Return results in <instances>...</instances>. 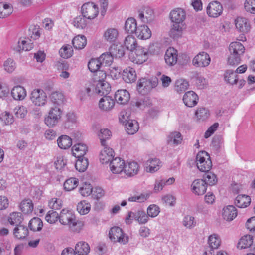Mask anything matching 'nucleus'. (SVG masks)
Listing matches in <instances>:
<instances>
[{"label":"nucleus","mask_w":255,"mask_h":255,"mask_svg":"<svg viewBox=\"0 0 255 255\" xmlns=\"http://www.w3.org/2000/svg\"><path fill=\"white\" fill-rule=\"evenodd\" d=\"M87 151V145L83 143L76 144L72 148V154L77 158L84 157Z\"/></svg>","instance_id":"nucleus-26"},{"label":"nucleus","mask_w":255,"mask_h":255,"mask_svg":"<svg viewBox=\"0 0 255 255\" xmlns=\"http://www.w3.org/2000/svg\"><path fill=\"white\" fill-rule=\"evenodd\" d=\"M3 67L6 71L11 73L15 70L16 65V63L12 59L8 58L4 61Z\"/></svg>","instance_id":"nucleus-62"},{"label":"nucleus","mask_w":255,"mask_h":255,"mask_svg":"<svg viewBox=\"0 0 255 255\" xmlns=\"http://www.w3.org/2000/svg\"><path fill=\"white\" fill-rule=\"evenodd\" d=\"M185 105L189 107H193L197 105L198 101V95L193 91L185 93L183 97Z\"/></svg>","instance_id":"nucleus-19"},{"label":"nucleus","mask_w":255,"mask_h":255,"mask_svg":"<svg viewBox=\"0 0 255 255\" xmlns=\"http://www.w3.org/2000/svg\"><path fill=\"white\" fill-rule=\"evenodd\" d=\"M235 24L236 29L243 33H247L250 30V21L245 17H238L235 20Z\"/></svg>","instance_id":"nucleus-16"},{"label":"nucleus","mask_w":255,"mask_h":255,"mask_svg":"<svg viewBox=\"0 0 255 255\" xmlns=\"http://www.w3.org/2000/svg\"><path fill=\"white\" fill-rule=\"evenodd\" d=\"M85 17L82 15H79L74 18L73 24L77 28L84 29L87 26V21Z\"/></svg>","instance_id":"nucleus-56"},{"label":"nucleus","mask_w":255,"mask_h":255,"mask_svg":"<svg viewBox=\"0 0 255 255\" xmlns=\"http://www.w3.org/2000/svg\"><path fill=\"white\" fill-rule=\"evenodd\" d=\"M224 79L227 83L234 85L239 84L238 87L242 88L245 84L246 81L243 79H240L238 74L233 70H227L224 74Z\"/></svg>","instance_id":"nucleus-11"},{"label":"nucleus","mask_w":255,"mask_h":255,"mask_svg":"<svg viewBox=\"0 0 255 255\" xmlns=\"http://www.w3.org/2000/svg\"><path fill=\"white\" fill-rule=\"evenodd\" d=\"M83 16L88 19H94L99 13L98 6L93 2L84 3L81 7Z\"/></svg>","instance_id":"nucleus-12"},{"label":"nucleus","mask_w":255,"mask_h":255,"mask_svg":"<svg viewBox=\"0 0 255 255\" xmlns=\"http://www.w3.org/2000/svg\"><path fill=\"white\" fill-rule=\"evenodd\" d=\"M87 44V39L84 35L75 36L72 40V44L75 49H82Z\"/></svg>","instance_id":"nucleus-40"},{"label":"nucleus","mask_w":255,"mask_h":255,"mask_svg":"<svg viewBox=\"0 0 255 255\" xmlns=\"http://www.w3.org/2000/svg\"><path fill=\"white\" fill-rule=\"evenodd\" d=\"M159 160L157 158L151 159L147 161V170L151 173L157 171L159 169Z\"/></svg>","instance_id":"nucleus-57"},{"label":"nucleus","mask_w":255,"mask_h":255,"mask_svg":"<svg viewBox=\"0 0 255 255\" xmlns=\"http://www.w3.org/2000/svg\"><path fill=\"white\" fill-rule=\"evenodd\" d=\"M91 209L90 203L85 200L81 201L77 206V210L81 215L88 213Z\"/></svg>","instance_id":"nucleus-51"},{"label":"nucleus","mask_w":255,"mask_h":255,"mask_svg":"<svg viewBox=\"0 0 255 255\" xmlns=\"http://www.w3.org/2000/svg\"><path fill=\"white\" fill-rule=\"evenodd\" d=\"M109 236L110 240L114 242H119L125 245L128 242L129 237L125 234L121 228L119 227H113L111 228Z\"/></svg>","instance_id":"nucleus-7"},{"label":"nucleus","mask_w":255,"mask_h":255,"mask_svg":"<svg viewBox=\"0 0 255 255\" xmlns=\"http://www.w3.org/2000/svg\"><path fill=\"white\" fill-rule=\"evenodd\" d=\"M237 216L236 208L233 205H229L223 209L222 216L226 221H232Z\"/></svg>","instance_id":"nucleus-25"},{"label":"nucleus","mask_w":255,"mask_h":255,"mask_svg":"<svg viewBox=\"0 0 255 255\" xmlns=\"http://www.w3.org/2000/svg\"><path fill=\"white\" fill-rule=\"evenodd\" d=\"M11 94L14 100H22L26 96V91L23 87L16 86L12 89Z\"/></svg>","instance_id":"nucleus-30"},{"label":"nucleus","mask_w":255,"mask_h":255,"mask_svg":"<svg viewBox=\"0 0 255 255\" xmlns=\"http://www.w3.org/2000/svg\"><path fill=\"white\" fill-rule=\"evenodd\" d=\"M149 217L145 211L139 210L136 212L135 220L138 221L139 224H144L148 222Z\"/></svg>","instance_id":"nucleus-59"},{"label":"nucleus","mask_w":255,"mask_h":255,"mask_svg":"<svg viewBox=\"0 0 255 255\" xmlns=\"http://www.w3.org/2000/svg\"><path fill=\"white\" fill-rule=\"evenodd\" d=\"M30 99L34 105L43 106L47 102V97L46 93L43 90L36 89L31 92Z\"/></svg>","instance_id":"nucleus-10"},{"label":"nucleus","mask_w":255,"mask_h":255,"mask_svg":"<svg viewBox=\"0 0 255 255\" xmlns=\"http://www.w3.org/2000/svg\"><path fill=\"white\" fill-rule=\"evenodd\" d=\"M189 86L188 82L183 79H179L176 81L175 83V90L179 93H181L185 92Z\"/></svg>","instance_id":"nucleus-46"},{"label":"nucleus","mask_w":255,"mask_h":255,"mask_svg":"<svg viewBox=\"0 0 255 255\" xmlns=\"http://www.w3.org/2000/svg\"><path fill=\"white\" fill-rule=\"evenodd\" d=\"M124 125L126 131L128 134H134L138 130L139 125L137 122L135 120H128Z\"/></svg>","instance_id":"nucleus-36"},{"label":"nucleus","mask_w":255,"mask_h":255,"mask_svg":"<svg viewBox=\"0 0 255 255\" xmlns=\"http://www.w3.org/2000/svg\"><path fill=\"white\" fill-rule=\"evenodd\" d=\"M177 51L173 47H169L165 52V62L169 66H173L177 63Z\"/></svg>","instance_id":"nucleus-21"},{"label":"nucleus","mask_w":255,"mask_h":255,"mask_svg":"<svg viewBox=\"0 0 255 255\" xmlns=\"http://www.w3.org/2000/svg\"><path fill=\"white\" fill-rule=\"evenodd\" d=\"M196 165L201 172H207L211 169L212 164L209 154L205 151L199 152L196 156Z\"/></svg>","instance_id":"nucleus-4"},{"label":"nucleus","mask_w":255,"mask_h":255,"mask_svg":"<svg viewBox=\"0 0 255 255\" xmlns=\"http://www.w3.org/2000/svg\"><path fill=\"white\" fill-rule=\"evenodd\" d=\"M111 135V131L107 129H101L98 134L99 138L100 140L101 145L105 146L106 144V140L110 138Z\"/></svg>","instance_id":"nucleus-53"},{"label":"nucleus","mask_w":255,"mask_h":255,"mask_svg":"<svg viewBox=\"0 0 255 255\" xmlns=\"http://www.w3.org/2000/svg\"><path fill=\"white\" fill-rule=\"evenodd\" d=\"M229 50L230 53L228 58L229 64L232 66L238 65L245 52L244 46L239 42H232L229 45Z\"/></svg>","instance_id":"nucleus-2"},{"label":"nucleus","mask_w":255,"mask_h":255,"mask_svg":"<svg viewBox=\"0 0 255 255\" xmlns=\"http://www.w3.org/2000/svg\"><path fill=\"white\" fill-rule=\"evenodd\" d=\"M23 220L22 215L20 212H13L8 217L9 223L15 227L22 225Z\"/></svg>","instance_id":"nucleus-34"},{"label":"nucleus","mask_w":255,"mask_h":255,"mask_svg":"<svg viewBox=\"0 0 255 255\" xmlns=\"http://www.w3.org/2000/svg\"><path fill=\"white\" fill-rule=\"evenodd\" d=\"M124 28L127 33L135 34L138 28L136 20L134 18H128L125 22Z\"/></svg>","instance_id":"nucleus-33"},{"label":"nucleus","mask_w":255,"mask_h":255,"mask_svg":"<svg viewBox=\"0 0 255 255\" xmlns=\"http://www.w3.org/2000/svg\"><path fill=\"white\" fill-rule=\"evenodd\" d=\"M103 147L99 155L100 161L102 164L110 163L111 161L114 159L113 158L114 156V150L108 147L107 145L103 146Z\"/></svg>","instance_id":"nucleus-17"},{"label":"nucleus","mask_w":255,"mask_h":255,"mask_svg":"<svg viewBox=\"0 0 255 255\" xmlns=\"http://www.w3.org/2000/svg\"><path fill=\"white\" fill-rule=\"evenodd\" d=\"M207 187L206 181L201 179L195 180L191 185L192 192L197 195H203L206 192Z\"/></svg>","instance_id":"nucleus-15"},{"label":"nucleus","mask_w":255,"mask_h":255,"mask_svg":"<svg viewBox=\"0 0 255 255\" xmlns=\"http://www.w3.org/2000/svg\"><path fill=\"white\" fill-rule=\"evenodd\" d=\"M115 105V101L110 96H104L99 101V106L100 109L109 111L113 109Z\"/></svg>","instance_id":"nucleus-24"},{"label":"nucleus","mask_w":255,"mask_h":255,"mask_svg":"<svg viewBox=\"0 0 255 255\" xmlns=\"http://www.w3.org/2000/svg\"><path fill=\"white\" fill-rule=\"evenodd\" d=\"M153 14V10L149 7H144L140 11H139V18L143 21L144 19L147 20L150 19Z\"/></svg>","instance_id":"nucleus-50"},{"label":"nucleus","mask_w":255,"mask_h":255,"mask_svg":"<svg viewBox=\"0 0 255 255\" xmlns=\"http://www.w3.org/2000/svg\"><path fill=\"white\" fill-rule=\"evenodd\" d=\"M42 29L37 25H32L28 30V35L33 40H37L40 37Z\"/></svg>","instance_id":"nucleus-42"},{"label":"nucleus","mask_w":255,"mask_h":255,"mask_svg":"<svg viewBox=\"0 0 255 255\" xmlns=\"http://www.w3.org/2000/svg\"><path fill=\"white\" fill-rule=\"evenodd\" d=\"M222 4L217 1L211 2L207 7V13L211 17L216 18L222 13Z\"/></svg>","instance_id":"nucleus-14"},{"label":"nucleus","mask_w":255,"mask_h":255,"mask_svg":"<svg viewBox=\"0 0 255 255\" xmlns=\"http://www.w3.org/2000/svg\"><path fill=\"white\" fill-rule=\"evenodd\" d=\"M12 11V7L7 4L0 5V18H4L9 16Z\"/></svg>","instance_id":"nucleus-60"},{"label":"nucleus","mask_w":255,"mask_h":255,"mask_svg":"<svg viewBox=\"0 0 255 255\" xmlns=\"http://www.w3.org/2000/svg\"><path fill=\"white\" fill-rule=\"evenodd\" d=\"M109 50L114 58H121L125 54L124 47L122 46L113 45L109 48Z\"/></svg>","instance_id":"nucleus-47"},{"label":"nucleus","mask_w":255,"mask_h":255,"mask_svg":"<svg viewBox=\"0 0 255 255\" xmlns=\"http://www.w3.org/2000/svg\"><path fill=\"white\" fill-rule=\"evenodd\" d=\"M59 220L60 223L64 225H68L70 228L75 227L79 222L75 215L71 211L63 209L59 214Z\"/></svg>","instance_id":"nucleus-6"},{"label":"nucleus","mask_w":255,"mask_h":255,"mask_svg":"<svg viewBox=\"0 0 255 255\" xmlns=\"http://www.w3.org/2000/svg\"><path fill=\"white\" fill-rule=\"evenodd\" d=\"M125 163L121 158L116 157L111 161L110 168L114 174H119L124 170Z\"/></svg>","instance_id":"nucleus-18"},{"label":"nucleus","mask_w":255,"mask_h":255,"mask_svg":"<svg viewBox=\"0 0 255 255\" xmlns=\"http://www.w3.org/2000/svg\"><path fill=\"white\" fill-rule=\"evenodd\" d=\"M209 55L205 52H201L197 54L192 59V64L196 67L205 68L210 63Z\"/></svg>","instance_id":"nucleus-13"},{"label":"nucleus","mask_w":255,"mask_h":255,"mask_svg":"<svg viewBox=\"0 0 255 255\" xmlns=\"http://www.w3.org/2000/svg\"><path fill=\"white\" fill-rule=\"evenodd\" d=\"M148 56L147 49L141 46L135 48L130 55L132 62L137 64H141L145 62L148 59Z\"/></svg>","instance_id":"nucleus-9"},{"label":"nucleus","mask_w":255,"mask_h":255,"mask_svg":"<svg viewBox=\"0 0 255 255\" xmlns=\"http://www.w3.org/2000/svg\"><path fill=\"white\" fill-rule=\"evenodd\" d=\"M62 205L61 200L57 198H52L48 202V206L52 209V210H59L62 208Z\"/></svg>","instance_id":"nucleus-64"},{"label":"nucleus","mask_w":255,"mask_h":255,"mask_svg":"<svg viewBox=\"0 0 255 255\" xmlns=\"http://www.w3.org/2000/svg\"><path fill=\"white\" fill-rule=\"evenodd\" d=\"M89 163L88 159L85 157L78 158L75 166L77 170L80 172L85 171L88 167Z\"/></svg>","instance_id":"nucleus-52"},{"label":"nucleus","mask_w":255,"mask_h":255,"mask_svg":"<svg viewBox=\"0 0 255 255\" xmlns=\"http://www.w3.org/2000/svg\"><path fill=\"white\" fill-rule=\"evenodd\" d=\"M158 84V80L156 77L147 79L142 78L140 79L137 85V89L139 93L144 95L150 91V90L156 87Z\"/></svg>","instance_id":"nucleus-5"},{"label":"nucleus","mask_w":255,"mask_h":255,"mask_svg":"<svg viewBox=\"0 0 255 255\" xmlns=\"http://www.w3.org/2000/svg\"><path fill=\"white\" fill-rule=\"evenodd\" d=\"M195 116L199 121H204L209 116L208 111L205 108H199L195 112Z\"/></svg>","instance_id":"nucleus-63"},{"label":"nucleus","mask_w":255,"mask_h":255,"mask_svg":"<svg viewBox=\"0 0 255 255\" xmlns=\"http://www.w3.org/2000/svg\"><path fill=\"white\" fill-rule=\"evenodd\" d=\"M57 141L59 147L63 149L69 148L72 144L71 138L66 135H61Z\"/></svg>","instance_id":"nucleus-37"},{"label":"nucleus","mask_w":255,"mask_h":255,"mask_svg":"<svg viewBox=\"0 0 255 255\" xmlns=\"http://www.w3.org/2000/svg\"><path fill=\"white\" fill-rule=\"evenodd\" d=\"M29 231L27 227L23 225L14 227L13 234L14 237L17 239H24L28 235Z\"/></svg>","instance_id":"nucleus-31"},{"label":"nucleus","mask_w":255,"mask_h":255,"mask_svg":"<svg viewBox=\"0 0 255 255\" xmlns=\"http://www.w3.org/2000/svg\"><path fill=\"white\" fill-rule=\"evenodd\" d=\"M135 35L140 39H147L151 36V31L149 27L145 25H141L138 27Z\"/></svg>","instance_id":"nucleus-28"},{"label":"nucleus","mask_w":255,"mask_h":255,"mask_svg":"<svg viewBox=\"0 0 255 255\" xmlns=\"http://www.w3.org/2000/svg\"><path fill=\"white\" fill-rule=\"evenodd\" d=\"M252 237L249 235H245L242 237L238 242L237 247L242 249L250 247L253 244Z\"/></svg>","instance_id":"nucleus-43"},{"label":"nucleus","mask_w":255,"mask_h":255,"mask_svg":"<svg viewBox=\"0 0 255 255\" xmlns=\"http://www.w3.org/2000/svg\"><path fill=\"white\" fill-rule=\"evenodd\" d=\"M115 99L119 104L124 105L130 99V94L127 90H118L115 94Z\"/></svg>","instance_id":"nucleus-23"},{"label":"nucleus","mask_w":255,"mask_h":255,"mask_svg":"<svg viewBox=\"0 0 255 255\" xmlns=\"http://www.w3.org/2000/svg\"><path fill=\"white\" fill-rule=\"evenodd\" d=\"M119 32L116 28H109L104 32L103 38L107 42L114 43L116 41Z\"/></svg>","instance_id":"nucleus-27"},{"label":"nucleus","mask_w":255,"mask_h":255,"mask_svg":"<svg viewBox=\"0 0 255 255\" xmlns=\"http://www.w3.org/2000/svg\"><path fill=\"white\" fill-rule=\"evenodd\" d=\"M101 66L102 65L99 58L91 59L88 64V67L90 71L96 73L95 77H99V75L97 76V74L98 72L101 71L99 70Z\"/></svg>","instance_id":"nucleus-41"},{"label":"nucleus","mask_w":255,"mask_h":255,"mask_svg":"<svg viewBox=\"0 0 255 255\" xmlns=\"http://www.w3.org/2000/svg\"><path fill=\"white\" fill-rule=\"evenodd\" d=\"M149 197V194L147 193H142L140 195H134L130 196L128 198L129 202H137L141 203L147 200Z\"/></svg>","instance_id":"nucleus-61"},{"label":"nucleus","mask_w":255,"mask_h":255,"mask_svg":"<svg viewBox=\"0 0 255 255\" xmlns=\"http://www.w3.org/2000/svg\"><path fill=\"white\" fill-rule=\"evenodd\" d=\"M124 46L128 50L132 51L137 47L136 39L132 36H128L125 39Z\"/></svg>","instance_id":"nucleus-49"},{"label":"nucleus","mask_w":255,"mask_h":255,"mask_svg":"<svg viewBox=\"0 0 255 255\" xmlns=\"http://www.w3.org/2000/svg\"><path fill=\"white\" fill-rule=\"evenodd\" d=\"M19 207L22 212L24 214L31 213L33 210V204L30 199L23 200L21 202Z\"/></svg>","instance_id":"nucleus-45"},{"label":"nucleus","mask_w":255,"mask_h":255,"mask_svg":"<svg viewBox=\"0 0 255 255\" xmlns=\"http://www.w3.org/2000/svg\"><path fill=\"white\" fill-rule=\"evenodd\" d=\"M59 52L61 57L66 59L72 56L73 50L72 46L70 45L67 44L61 48Z\"/></svg>","instance_id":"nucleus-55"},{"label":"nucleus","mask_w":255,"mask_h":255,"mask_svg":"<svg viewBox=\"0 0 255 255\" xmlns=\"http://www.w3.org/2000/svg\"><path fill=\"white\" fill-rule=\"evenodd\" d=\"M98 58L102 65L104 66L110 65L114 59V57L109 50V52L103 53Z\"/></svg>","instance_id":"nucleus-44"},{"label":"nucleus","mask_w":255,"mask_h":255,"mask_svg":"<svg viewBox=\"0 0 255 255\" xmlns=\"http://www.w3.org/2000/svg\"><path fill=\"white\" fill-rule=\"evenodd\" d=\"M122 78L127 83L134 82L136 79V73L135 70L132 67H128L123 71Z\"/></svg>","instance_id":"nucleus-20"},{"label":"nucleus","mask_w":255,"mask_h":255,"mask_svg":"<svg viewBox=\"0 0 255 255\" xmlns=\"http://www.w3.org/2000/svg\"><path fill=\"white\" fill-rule=\"evenodd\" d=\"M182 140L181 134L180 132L175 131L170 133L167 137V142L169 144L177 145L181 143Z\"/></svg>","instance_id":"nucleus-38"},{"label":"nucleus","mask_w":255,"mask_h":255,"mask_svg":"<svg viewBox=\"0 0 255 255\" xmlns=\"http://www.w3.org/2000/svg\"><path fill=\"white\" fill-rule=\"evenodd\" d=\"M139 170V166L136 162H130L125 165L124 172L129 177L136 175Z\"/></svg>","instance_id":"nucleus-29"},{"label":"nucleus","mask_w":255,"mask_h":255,"mask_svg":"<svg viewBox=\"0 0 255 255\" xmlns=\"http://www.w3.org/2000/svg\"><path fill=\"white\" fill-rule=\"evenodd\" d=\"M186 17V12L181 8H176L170 12L169 18L172 23L169 32L171 37L175 39L181 36Z\"/></svg>","instance_id":"nucleus-1"},{"label":"nucleus","mask_w":255,"mask_h":255,"mask_svg":"<svg viewBox=\"0 0 255 255\" xmlns=\"http://www.w3.org/2000/svg\"><path fill=\"white\" fill-rule=\"evenodd\" d=\"M28 226L33 231H39L42 229L43 222L39 218L34 217L29 221Z\"/></svg>","instance_id":"nucleus-48"},{"label":"nucleus","mask_w":255,"mask_h":255,"mask_svg":"<svg viewBox=\"0 0 255 255\" xmlns=\"http://www.w3.org/2000/svg\"><path fill=\"white\" fill-rule=\"evenodd\" d=\"M79 180L76 178H70L66 180L64 183V188L69 191L74 189L77 186Z\"/></svg>","instance_id":"nucleus-54"},{"label":"nucleus","mask_w":255,"mask_h":255,"mask_svg":"<svg viewBox=\"0 0 255 255\" xmlns=\"http://www.w3.org/2000/svg\"><path fill=\"white\" fill-rule=\"evenodd\" d=\"M99 77H94V83L93 84V90L100 96H106L111 90L110 84L104 79L106 77V74L104 71H99L97 76Z\"/></svg>","instance_id":"nucleus-3"},{"label":"nucleus","mask_w":255,"mask_h":255,"mask_svg":"<svg viewBox=\"0 0 255 255\" xmlns=\"http://www.w3.org/2000/svg\"><path fill=\"white\" fill-rule=\"evenodd\" d=\"M251 198L250 196L244 195H238L235 199V204L239 208H245L250 205Z\"/></svg>","instance_id":"nucleus-32"},{"label":"nucleus","mask_w":255,"mask_h":255,"mask_svg":"<svg viewBox=\"0 0 255 255\" xmlns=\"http://www.w3.org/2000/svg\"><path fill=\"white\" fill-rule=\"evenodd\" d=\"M208 244L210 250L206 251L204 254L206 255H212L213 254L211 251L219 248L221 244V239L218 235L214 234L209 237Z\"/></svg>","instance_id":"nucleus-22"},{"label":"nucleus","mask_w":255,"mask_h":255,"mask_svg":"<svg viewBox=\"0 0 255 255\" xmlns=\"http://www.w3.org/2000/svg\"><path fill=\"white\" fill-rule=\"evenodd\" d=\"M62 112V110L58 106L51 108L48 116L45 118V124L49 127L55 126L60 120Z\"/></svg>","instance_id":"nucleus-8"},{"label":"nucleus","mask_w":255,"mask_h":255,"mask_svg":"<svg viewBox=\"0 0 255 255\" xmlns=\"http://www.w3.org/2000/svg\"><path fill=\"white\" fill-rule=\"evenodd\" d=\"M75 250L78 255H87L90 252V248L88 243L81 241L76 244Z\"/></svg>","instance_id":"nucleus-35"},{"label":"nucleus","mask_w":255,"mask_h":255,"mask_svg":"<svg viewBox=\"0 0 255 255\" xmlns=\"http://www.w3.org/2000/svg\"><path fill=\"white\" fill-rule=\"evenodd\" d=\"M50 98L51 101L58 106L62 104L64 100L63 94L57 91L52 92L50 95Z\"/></svg>","instance_id":"nucleus-58"},{"label":"nucleus","mask_w":255,"mask_h":255,"mask_svg":"<svg viewBox=\"0 0 255 255\" xmlns=\"http://www.w3.org/2000/svg\"><path fill=\"white\" fill-rule=\"evenodd\" d=\"M33 47L32 43L28 42L27 40L24 39H20L17 43V45L14 47V49L17 51L21 50L29 51Z\"/></svg>","instance_id":"nucleus-39"}]
</instances>
